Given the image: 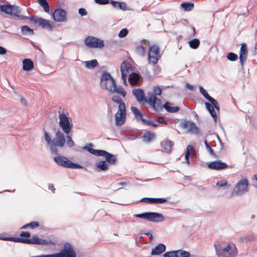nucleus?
<instances>
[{
  "label": "nucleus",
  "mask_w": 257,
  "mask_h": 257,
  "mask_svg": "<svg viewBox=\"0 0 257 257\" xmlns=\"http://www.w3.org/2000/svg\"><path fill=\"white\" fill-rule=\"evenodd\" d=\"M127 138L129 140H134L138 138V137L134 134H131L127 136Z\"/></svg>",
  "instance_id": "69168bd1"
},
{
  "label": "nucleus",
  "mask_w": 257,
  "mask_h": 257,
  "mask_svg": "<svg viewBox=\"0 0 257 257\" xmlns=\"http://www.w3.org/2000/svg\"><path fill=\"white\" fill-rule=\"evenodd\" d=\"M54 244L55 242L52 241L50 239L47 240L41 239L40 245H53Z\"/></svg>",
  "instance_id": "8fccbe9b"
},
{
  "label": "nucleus",
  "mask_w": 257,
  "mask_h": 257,
  "mask_svg": "<svg viewBox=\"0 0 257 257\" xmlns=\"http://www.w3.org/2000/svg\"><path fill=\"white\" fill-rule=\"evenodd\" d=\"M132 93L139 102L148 103L155 111H160L162 109L161 100L151 92L148 93L149 98L146 97L144 90L141 88L134 89Z\"/></svg>",
  "instance_id": "f257e3e1"
},
{
  "label": "nucleus",
  "mask_w": 257,
  "mask_h": 257,
  "mask_svg": "<svg viewBox=\"0 0 257 257\" xmlns=\"http://www.w3.org/2000/svg\"><path fill=\"white\" fill-rule=\"evenodd\" d=\"M85 44L89 48H101L104 46L102 40L93 36H88L84 40Z\"/></svg>",
  "instance_id": "ddd939ff"
},
{
  "label": "nucleus",
  "mask_w": 257,
  "mask_h": 257,
  "mask_svg": "<svg viewBox=\"0 0 257 257\" xmlns=\"http://www.w3.org/2000/svg\"><path fill=\"white\" fill-rule=\"evenodd\" d=\"M173 145L174 143L171 141H164L161 143L163 151L167 153H170L171 152L172 148Z\"/></svg>",
  "instance_id": "4be33fe9"
},
{
  "label": "nucleus",
  "mask_w": 257,
  "mask_h": 257,
  "mask_svg": "<svg viewBox=\"0 0 257 257\" xmlns=\"http://www.w3.org/2000/svg\"><path fill=\"white\" fill-rule=\"evenodd\" d=\"M12 5H1L0 10L2 12H4L6 14L10 15L12 12Z\"/></svg>",
  "instance_id": "c9c22d12"
},
{
  "label": "nucleus",
  "mask_w": 257,
  "mask_h": 257,
  "mask_svg": "<svg viewBox=\"0 0 257 257\" xmlns=\"http://www.w3.org/2000/svg\"><path fill=\"white\" fill-rule=\"evenodd\" d=\"M162 92V89L159 86H156L153 87V92H151L156 95H160Z\"/></svg>",
  "instance_id": "6e6d98bb"
},
{
  "label": "nucleus",
  "mask_w": 257,
  "mask_h": 257,
  "mask_svg": "<svg viewBox=\"0 0 257 257\" xmlns=\"http://www.w3.org/2000/svg\"><path fill=\"white\" fill-rule=\"evenodd\" d=\"M190 156L188 155V154H185V163H187L188 165H190Z\"/></svg>",
  "instance_id": "680f3d73"
},
{
  "label": "nucleus",
  "mask_w": 257,
  "mask_h": 257,
  "mask_svg": "<svg viewBox=\"0 0 257 257\" xmlns=\"http://www.w3.org/2000/svg\"><path fill=\"white\" fill-rule=\"evenodd\" d=\"M85 67L89 69H92L98 66V63L97 60L93 59L90 61L84 62Z\"/></svg>",
  "instance_id": "72a5a7b5"
},
{
  "label": "nucleus",
  "mask_w": 257,
  "mask_h": 257,
  "mask_svg": "<svg viewBox=\"0 0 257 257\" xmlns=\"http://www.w3.org/2000/svg\"><path fill=\"white\" fill-rule=\"evenodd\" d=\"M176 251H177V257H190L191 255L189 252L184 250L178 249Z\"/></svg>",
  "instance_id": "a19ab883"
},
{
  "label": "nucleus",
  "mask_w": 257,
  "mask_h": 257,
  "mask_svg": "<svg viewBox=\"0 0 257 257\" xmlns=\"http://www.w3.org/2000/svg\"><path fill=\"white\" fill-rule=\"evenodd\" d=\"M142 123L143 124L152 126H153V127H157L158 126V123L154 122L152 120H147V119H144V120H143Z\"/></svg>",
  "instance_id": "3c124183"
},
{
  "label": "nucleus",
  "mask_w": 257,
  "mask_h": 257,
  "mask_svg": "<svg viewBox=\"0 0 257 257\" xmlns=\"http://www.w3.org/2000/svg\"><path fill=\"white\" fill-rule=\"evenodd\" d=\"M228 166L226 163L222 162L221 160L211 162L207 166L208 168L214 170H224L227 169Z\"/></svg>",
  "instance_id": "f3484780"
},
{
  "label": "nucleus",
  "mask_w": 257,
  "mask_h": 257,
  "mask_svg": "<svg viewBox=\"0 0 257 257\" xmlns=\"http://www.w3.org/2000/svg\"><path fill=\"white\" fill-rule=\"evenodd\" d=\"M66 140L65 143H66V145L68 147L71 148L75 145V143L71 136H70L68 135H67L66 137Z\"/></svg>",
  "instance_id": "49530a36"
},
{
  "label": "nucleus",
  "mask_w": 257,
  "mask_h": 257,
  "mask_svg": "<svg viewBox=\"0 0 257 257\" xmlns=\"http://www.w3.org/2000/svg\"><path fill=\"white\" fill-rule=\"evenodd\" d=\"M194 7V3L192 2H183L180 5L181 9L186 12L191 11Z\"/></svg>",
  "instance_id": "2f4dec72"
},
{
  "label": "nucleus",
  "mask_w": 257,
  "mask_h": 257,
  "mask_svg": "<svg viewBox=\"0 0 257 257\" xmlns=\"http://www.w3.org/2000/svg\"><path fill=\"white\" fill-rule=\"evenodd\" d=\"M142 72L147 76L150 75V72L146 67H144Z\"/></svg>",
  "instance_id": "774afa93"
},
{
  "label": "nucleus",
  "mask_w": 257,
  "mask_h": 257,
  "mask_svg": "<svg viewBox=\"0 0 257 257\" xmlns=\"http://www.w3.org/2000/svg\"><path fill=\"white\" fill-rule=\"evenodd\" d=\"M209 101L210 102L211 104L213 105L214 109H216V110L219 111L220 106L219 105L217 101V100L213 98L212 97L210 99Z\"/></svg>",
  "instance_id": "37998d69"
},
{
  "label": "nucleus",
  "mask_w": 257,
  "mask_h": 257,
  "mask_svg": "<svg viewBox=\"0 0 257 257\" xmlns=\"http://www.w3.org/2000/svg\"><path fill=\"white\" fill-rule=\"evenodd\" d=\"M227 184V182L226 180H221L217 182L216 185L219 187H223Z\"/></svg>",
  "instance_id": "bf43d9fd"
},
{
  "label": "nucleus",
  "mask_w": 257,
  "mask_h": 257,
  "mask_svg": "<svg viewBox=\"0 0 257 257\" xmlns=\"http://www.w3.org/2000/svg\"><path fill=\"white\" fill-rule=\"evenodd\" d=\"M187 153L188 154L189 156H192V157H196L197 154V151L191 145H188L187 146L185 154H187Z\"/></svg>",
  "instance_id": "4c0bfd02"
},
{
  "label": "nucleus",
  "mask_w": 257,
  "mask_h": 257,
  "mask_svg": "<svg viewBox=\"0 0 257 257\" xmlns=\"http://www.w3.org/2000/svg\"><path fill=\"white\" fill-rule=\"evenodd\" d=\"M31 236V234L28 231H22L20 234V238H23L26 240L27 239H30L29 238Z\"/></svg>",
  "instance_id": "603ef678"
},
{
  "label": "nucleus",
  "mask_w": 257,
  "mask_h": 257,
  "mask_svg": "<svg viewBox=\"0 0 257 257\" xmlns=\"http://www.w3.org/2000/svg\"><path fill=\"white\" fill-rule=\"evenodd\" d=\"M181 126L184 128H188V132L191 134L197 135L200 133L199 128L194 122L185 120L182 123Z\"/></svg>",
  "instance_id": "dca6fc26"
},
{
  "label": "nucleus",
  "mask_w": 257,
  "mask_h": 257,
  "mask_svg": "<svg viewBox=\"0 0 257 257\" xmlns=\"http://www.w3.org/2000/svg\"><path fill=\"white\" fill-rule=\"evenodd\" d=\"M96 4L104 5L110 3V0H94Z\"/></svg>",
  "instance_id": "4d7b16f0"
},
{
  "label": "nucleus",
  "mask_w": 257,
  "mask_h": 257,
  "mask_svg": "<svg viewBox=\"0 0 257 257\" xmlns=\"http://www.w3.org/2000/svg\"><path fill=\"white\" fill-rule=\"evenodd\" d=\"M78 13L82 17L85 16L87 15V12L86 9L84 8H81L79 9Z\"/></svg>",
  "instance_id": "13d9d810"
},
{
  "label": "nucleus",
  "mask_w": 257,
  "mask_h": 257,
  "mask_svg": "<svg viewBox=\"0 0 257 257\" xmlns=\"http://www.w3.org/2000/svg\"><path fill=\"white\" fill-rule=\"evenodd\" d=\"M157 121L159 123L163 124L165 125L167 124V122L166 121L163 117L162 118H158L157 120Z\"/></svg>",
  "instance_id": "052dcab7"
},
{
  "label": "nucleus",
  "mask_w": 257,
  "mask_h": 257,
  "mask_svg": "<svg viewBox=\"0 0 257 257\" xmlns=\"http://www.w3.org/2000/svg\"><path fill=\"white\" fill-rule=\"evenodd\" d=\"M133 68L131 64L125 61H123L120 64V71L121 74V78L123 81V84L124 85H127V76L129 74L128 78L130 83L133 85H137L140 79L141 75L138 72H132Z\"/></svg>",
  "instance_id": "7ed1b4c3"
},
{
  "label": "nucleus",
  "mask_w": 257,
  "mask_h": 257,
  "mask_svg": "<svg viewBox=\"0 0 257 257\" xmlns=\"http://www.w3.org/2000/svg\"><path fill=\"white\" fill-rule=\"evenodd\" d=\"M21 32L24 35H33L34 31L28 26H23L21 28Z\"/></svg>",
  "instance_id": "f704fd0d"
},
{
  "label": "nucleus",
  "mask_w": 257,
  "mask_h": 257,
  "mask_svg": "<svg viewBox=\"0 0 257 257\" xmlns=\"http://www.w3.org/2000/svg\"><path fill=\"white\" fill-rule=\"evenodd\" d=\"M140 202L148 204H163L167 202V199L164 198L144 197L141 199Z\"/></svg>",
  "instance_id": "a211bd4d"
},
{
  "label": "nucleus",
  "mask_w": 257,
  "mask_h": 257,
  "mask_svg": "<svg viewBox=\"0 0 257 257\" xmlns=\"http://www.w3.org/2000/svg\"><path fill=\"white\" fill-rule=\"evenodd\" d=\"M109 92L111 93H116L120 94L123 97L126 95V92L122 86L117 87L116 84L113 85L112 88L110 89Z\"/></svg>",
  "instance_id": "cd10ccee"
},
{
  "label": "nucleus",
  "mask_w": 257,
  "mask_h": 257,
  "mask_svg": "<svg viewBox=\"0 0 257 257\" xmlns=\"http://www.w3.org/2000/svg\"><path fill=\"white\" fill-rule=\"evenodd\" d=\"M52 19L57 22H65L67 20V13L61 8H57L52 13Z\"/></svg>",
  "instance_id": "4468645a"
},
{
  "label": "nucleus",
  "mask_w": 257,
  "mask_h": 257,
  "mask_svg": "<svg viewBox=\"0 0 257 257\" xmlns=\"http://www.w3.org/2000/svg\"><path fill=\"white\" fill-rule=\"evenodd\" d=\"M214 246L216 254L218 257H235L237 255V248L235 246L231 247L229 244L225 246L224 242L216 241Z\"/></svg>",
  "instance_id": "20e7f679"
},
{
  "label": "nucleus",
  "mask_w": 257,
  "mask_h": 257,
  "mask_svg": "<svg viewBox=\"0 0 257 257\" xmlns=\"http://www.w3.org/2000/svg\"><path fill=\"white\" fill-rule=\"evenodd\" d=\"M177 251L173 250L168 251L163 254L164 257H177Z\"/></svg>",
  "instance_id": "de8ad7c7"
},
{
  "label": "nucleus",
  "mask_w": 257,
  "mask_h": 257,
  "mask_svg": "<svg viewBox=\"0 0 257 257\" xmlns=\"http://www.w3.org/2000/svg\"><path fill=\"white\" fill-rule=\"evenodd\" d=\"M227 59L230 61H234L238 58L237 54L233 52H229L226 55Z\"/></svg>",
  "instance_id": "c03bdc74"
},
{
  "label": "nucleus",
  "mask_w": 257,
  "mask_h": 257,
  "mask_svg": "<svg viewBox=\"0 0 257 257\" xmlns=\"http://www.w3.org/2000/svg\"><path fill=\"white\" fill-rule=\"evenodd\" d=\"M166 245L160 243L152 249L151 254L153 255H160L166 250Z\"/></svg>",
  "instance_id": "412c9836"
},
{
  "label": "nucleus",
  "mask_w": 257,
  "mask_h": 257,
  "mask_svg": "<svg viewBox=\"0 0 257 257\" xmlns=\"http://www.w3.org/2000/svg\"><path fill=\"white\" fill-rule=\"evenodd\" d=\"M112 101L119 104L118 110L115 114V123L117 126L122 125L125 121L126 118V107L124 102L121 97L117 95H113L111 97Z\"/></svg>",
  "instance_id": "39448f33"
},
{
  "label": "nucleus",
  "mask_w": 257,
  "mask_h": 257,
  "mask_svg": "<svg viewBox=\"0 0 257 257\" xmlns=\"http://www.w3.org/2000/svg\"><path fill=\"white\" fill-rule=\"evenodd\" d=\"M144 235H147L150 239L151 241H152L153 239V235L150 232H146L143 233Z\"/></svg>",
  "instance_id": "338daca9"
},
{
  "label": "nucleus",
  "mask_w": 257,
  "mask_h": 257,
  "mask_svg": "<svg viewBox=\"0 0 257 257\" xmlns=\"http://www.w3.org/2000/svg\"><path fill=\"white\" fill-rule=\"evenodd\" d=\"M204 144L205 145L207 150L209 152L210 155L211 156H215V154L213 150L210 147L209 144L206 140L204 141Z\"/></svg>",
  "instance_id": "864d4df0"
},
{
  "label": "nucleus",
  "mask_w": 257,
  "mask_h": 257,
  "mask_svg": "<svg viewBox=\"0 0 257 257\" xmlns=\"http://www.w3.org/2000/svg\"><path fill=\"white\" fill-rule=\"evenodd\" d=\"M29 20L37 24L38 26L42 28L47 29L48 31H52L53 29V26L51 25L49 20L44 19L37 16H33L29 17Z\"/></svg>",
  "instance_id": "f8f14e48"
},
{
  "label": "nucleus",
  "mask_w": 257,
  "mask_h": 257,
  "mask_svg": "<svg viewBox=\"0 0 257 257\" xmlns=\"http://www.w3.org/2000/svg\"><path fill=\"white\" fill-rule=\"evenodd\" d=\"M149 43V42L147 40H143L141 42V45L136 47L135 49L136 53L141 56H144L146 52V47L144 45H147Z\"/></svg>",
  "instance_id": "aec40b11"
},
{
  "label": "nucleus",
  "mask_w": 257,
  "mask_h": 257,
  "mask_svg": "<svg viewBox=\"0 0 257 257\" xmlns=\"http://www.w3.org/2000/svg\"><path fill=\"white\" fill-rule=\"evenodd\" d=\"M59 113V125L62 131L66 135L70 133L73 127L72 119L68 115V113H65L61 111H58Z\"/></svg>",
  "instance_id": "423d86ee"
},
{
  "label": "nucleus",
  "mask_w": 257,
  "mask_h": 257,
  "mask_svg": "<svg viewBox=\"0 0 257 257\" xmlns=\"http://www.w3.org/2000/svg\"><path fill=\"white\" fill-rule=\"evenodd\" d=\"M200 44V41L197 38H194L189 41V45L190 48L193 49H197Z\"/></svg>",
  "instance_id": "58836bf2"
},
{
  "label": "nucleus",
  "mask_w": 257,
  "mask_h": 257,
  "mask_svg": "<svg viewBox=\"0 0 257 257\" xmlns=\"http://www.w3.org/2000/svg\"><path fill=\"white\" fill-rule=\"evenodd\" d=\"M104 157H105V161L108 164L113 165L116 163L117 161L116 156L114 155L109 153L108 152H106Z\"/></svg>",
  "instance_id": "c756f323"
},
{
  "label": "nucleus",
  "mask_w": 257,
  "mask_h": 257,
  "mask_svg": "<svg viewBox=\"0 0 257 257\" xmlns=\"http://www.w3.org/2000/svg\"><path fill=\"white\" fill-rule=\"evenodd\" d=\"M110 4L114 8L118 9L122 11L126 10V4L125 2L110 0Z\"/></svg>",
  "instance_id": "a878e982"
},
{
  "label": "nucleus",
  "mask_w": 257,
  "mask_h": 257,
  "mask_svg": "<svg viewBox=\"0 0 257 257\" xmlns=\"http://www.w3.org/2000/svg\"><path fill=\"white\" fill-rule=\"evenodd\" d=\"M131 109L137 121H141L142 122H143L145 118H143V114L140 111V110L135 106H132Z\"/></svg>",
  "instance_id": "5701e85b"
},
{
  "label": "nucleus",
  "mask_w": 257,
  "mask_h": 257,
  "mask_svg": "<svg viewBox=\"0 0 257 257\" xmlns=\"http://www.w3.org/2000/svg\"><path fill=\"white\" fill-rule=\"evenodd\" d=\"M171 103L170 102H166L163 105H162V108L163 107L167 112L170 113H175L178 112L180 108L178 106L172 107L171 106Z\"/></svg>",
  "instance_id": "bb28decb"
},
{
  "label": "nucleus",
  "mask_w": 257,
  "mask_h": 257,
  "mask_svg": "<svg viewBox=\"0 0 257 257\" xmlns=\"http://www.w3.org/2000/svg\"><path fill=\"white\" fill-rule=\"evenodd\" d=\"M21 12V10L20 7L17 6L12 5V12L10 15L17 17L19 20H29V17L23 15H19Z\"/></svg>",
  "instance_id": "6ab92c4d"
},
{
  "label": "nucleus",
  "mask_w": 257,
  "mask_h": 257,
  "mask_svg": "<svg viewBox=\"0 0 257 257\" xmlns=\"http://www.w3.org/2000/svg\"><path fill=\"white\" fill-rule=\"evenodd\" d=\"M160 57L159 46L156 44L150 46L149 47V52L148 54L149 63L155 65L158 62Z\"/></svg>",
  "instance_id": "9b49d317"
},
{
  "label": "nucleus",
  "mask_w": 257,
  "mask_h": 257,
  "mask_svg": "<svg viewBox=\"0 0 257 257\" xmlns=\"http://www.w3.org/2000/svg\"><path fill=\"white\" fill-rule=\"evenodd\" d=\"M114 85L115 81L111 74L106 71L103 72L100 77V87L109 92L110 89Z\"/></svg>",
  "instance_id": "6e6552de"
},
{
  "label": "nucleus",
  "mask_w": 257,
  "mask_h": 257,
  "mask_svg": "<svg viewBox=\"0 0 257 257\" xmlns=\"http://www.w3.org/2000/svg\"><path fill=\"white\" fill-rule=\"evenodd\" d=\"M155 137L154 133L147 131L143 136V141L146 143L151 142Z\"/></svg>",
  "instance_id": "7c9ffc66"
},
{
  "label": "nucleus",
  "mask_w": 257,
  "mask_h": 257,
  "mask_svg": "<svg viewBox=\"0 0 257 257\" xmlns=\"http://www.w3.org/2000/svg\"><path fill=\"white\" fill-rule=\"evenodd\" d=\"M7 53V50L5 48L0 46V55H4Z\"/></svg>",
  "instance_id": "e2e57ef3"
},
{
  "label": "nucleus",
  "mask_w": 257,
  "mask_h": 257,
  "mask_svg": "<svg viewBox=\"0 0 257 257\" xmlns=\"http://www.w3.org/2000/svg\"><path fill=\"white\" fill-rule=\"evenodd\" d=\"M248 49L245 43H241L239 53V63L241 66V69L244 70V65L246 61Z\"/></svg>",
  "instance_id": "2eb2a0df"
},
{
  "label": "nucleus",
  "mask_w": 257,
  "mask_h": 257,
  "mask_svg": "<svg viewBox=\"0 0 257 257\" xmlns=\"http://www.w3.org/2000/svg\"><path fill=\"white\" fill-rule=\"evenodd\" d=\"M40 225V224L37 221H32L30 223H27L21 227V229H26L28 227H30L32 229H34L37 227H38Z\"/></svg>",
  "instance_id": "ea45409f"
},
{
  "label": "nucleus",
  "mask_w": 257,
  "mask_h": 257,
  "mask_svg": "<svg viewBox=\"0 0 257 257\" xmlns=\"http://www.w3.org/2000/svg\"><path fill=\"white\" fill-rule=\"evenodd\" d=\"M204 104L206 109L209 112L211 116L213 117L214 121L216 122L217 119V116L213 105H212L211 103H209L207 102H205Z\"/></svg>",
  "instance_id": "393cba45"
},
{
  "label": "nucleus",
  "mask_w": 257,
  "mask_h": 257,
  "mask_svg": "<svg viewBox=\"0 0 257 257\" xmlns=\"http://www.w3.org/2000/svg\"><path fill=\"white\" fill-rule=\"evenodd\" d=\"M34 68V62L30 59H24L23 60V69L29 71Z\"/></svg>",
  "instance_id": "b1692460"
},
{
  "label": "nucleus",
  "mask_w": 257,
  "mask_h": 257,
  "mask_svg": "<svg viewBox=\"0 0 257 257\" xmlns=\"http://www.w3.org/2000/svg\"><path fill=\"white\" fill-rule=\"evenodd\" d=\"M55 162L59 166L71 169H82L83 167L80 164L73 163L63 156H57L54 158Z\"/></svg>",
  "instance_id": "9d476101"
},
{
  "label": "nucleus",
  "mask_w": 257,
  "mask_h": 257,
  "mask_svg": "<svg viewBox=\"0 0 257 257\" xmlns=\"http://www.w3.org/2000/svg\"><path fill=\"white\" fill-rule=\"evenodd\" d=\"M199 91L200 93L208 100L209 101L210 99L212 97L207 92V91L203 88L202 86L199 87Z\"/></svg>",
  "instance_id": "79ce46f5"
},
{
  "label": "nucleus",
  "mask_w": 257,
  "mask_h": 257,
  "mask_svg": "<svg viewBox=\"0 0 257 257\" xmlns=\"http://www.w3.org/2000/svg\"><path fill=\"white\" fill-rule=\"evenodd\" d=\"M248 181L246 179L239 180L234 187L231 195L233 196H240L248 191Z\"/></svg>",
  "instance_id": "1a4fd4ad"
},
{
  "label": "nucleus",
  "mask_w": 257,
  "mask_h": 257,
  "mask_svg": "<svg viewBox=\"0 0 257 257\" xmlns=\"http://www.w3.org/2000/svg\"><path fill=\"white\" fill-rule=\"evenodd\" d=\"M41 238H39L37 235H33L32 238L26 240V244H40Z\"/></svg>",
  "instance_id": "e433bc0d"
},
{
  "label": "nucleus",
  "mask_w": 257,
  "mask_h": 257,
  "mask_svg": "<svg viewBox=\"0 0 257 257\" xmlns=\"http://www.w3.org/2000/svg\"><path fill=\"white\" fill-rule=\"evenodd\" d=\"M44 134V138L49 146L51 153L53 155H58L59 154L57 147L62 148L65 145L66 139L63 132H62L60 130H57L55 134V141L52 140L49 133L43 128Z\"/></svg>",
  "instance_id": "f03ea898"
},
{
  "label": "nucleus",
  "mask_w": 257,
  "mask_h": 257,
  "mask_svg": "<svg viewBox=\"0 0 257 257\" xmlns=\"http://www.w3.org/2000/svg\"><path fill=\"white\" fill-rule=\"evenodd\" d=\"M92 154L96 156H103L104 157L107 151L102 150H95L94 149Z\"/></svg>",
  "instance_id": "09e8293b"
},
{
  "label": "nucleus",
  "mask_w": 257,
  "mask_h": 257,
  "mask_svg": "<svg viewBox=\"0 0 257 257\" xmlns=\"http://www.w3.org/2000/svg\"><path fill=\"white\" fill-rule=\"evenodd\" d=\"M133 216L135 218H142L148 221L156 223L163 221L165 220L162 214L156 212H145L140 214H135Z\"/></svg>",
  "instance_id": "0eeeda50"
},
{
  "label": "nucleus",
  "mask_w": 257,
  "mask_h": 257,
  "mask_svg": "<svg viewBox=\"0 0 257 257\" xmlns=\"http://www.w3.org/2000/svg\"><path fill=\"white\" fill-rule=\"evenodd\" d=\"M43 8L44 11L46 13H49V4H45L42 6Z\"/></svg>",
  "instance_id": "0e129e2a"
},
{
  "label": "nucleus",
  "mask_w": 257,
  "mask_h": 257,
  "mask_svg": "<svg viewBox=\"0 0 257 257\" xmlns=\"http://www.w3.org/2000/svg\"><path fill=\"white\" fill-rule=\"evenodd\" d=\"M94 147V145L92 143H88L85 146L82 148V149L87 151L89 153L92 154L94 149L92 148Z\"/></svg>",
  "instance_id": "a18cd8bd"
},
{
  "label": "nucleus",
  "mask_w": 257,
  "mask_h": 257,
  "mask_svg": "<svg viewBox=\"0 0 257 257\" xmlns=\"http://www.w3.org/2000/svg\"><path fill=\"white\" fill-rule=\"evenodd\" d=\"M128 33V31L127 29L126 28H124V29H121L119 31V33L118 34V36L120 38H124V37H125L127 35Z\"/></svg>",
  "instance_id": "5fc2aeb1"
},
{
  "label": "nucleus",
  "mask_w": 257,
  "mask_h": 257,
  "mask_svg": "<svg viewBox=\"0 0 257 257\" xmlns=\"http://www.w3.org/2000/svg\"><path fill=\"white\" fill-rule=\"evenodd\" d=\"M0 239L6 241H12L15 242H20L26 244V240L23 238H20V237H3L0 236Z\"/></svg>",
  "instance_id": "c85d7f7f"
},
{
  "label": "nucleus",
  "mask_w": 257,
  "mask_h": 257,
  "mask_svg": "<svg viewBox=\"0 0 257 257\" xmlns=\"http://www.w3.org/2000/svg\"><path fill=\"white\" fill-rule=\"evenodd\" d=\"M96 167L100 171H105L109 168V164L105 161H100L96 164Z\"/></svg>",
  "instance_id": "473e14b6"
}]
</instances>
